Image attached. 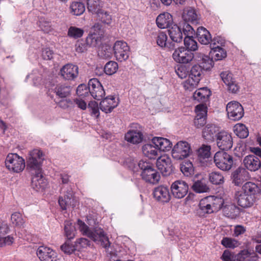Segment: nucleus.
<instances>
[{
  "mask_svg": "<svg viewBox=\"0 0 261 261\" xmlns=\"http://www.w3.org/2000/svg\"><path fill=\"white\" fill-rule=\"evenodd\" d=\"M196 116L194 120L196 127L200 128L206 123L207 107L203 103L197 105L195 108Z\"/></svg>",
  "mask_w": 261,
  "mask_h": 261,
  "instance_id": "4468645a",
  "label": "nucleus"
},
{
  "mask_svg": "<svg viewBox=\"0 0 261 261\" xmlns=\"http://www.w3.org/2000/svg\"><path fill=\"white\" fill-rule=\"evenodd\" d=\"M175 72L178 76L182 79L186 78L188 74L186 67L184 65H179L175 69Z\"/></svg>",
  "mask_w": 261,
  "mask_h": 261,
  "instance_id": "e2e57ef3",
  "label": "nucleus"
},
{
  "mask_svg": "<svg viewBox=\"0 0 261 261\" xmlns=\"http://www.w3.org/2000/svg\"><path fill=\"white\" fill-rule=\"evenodd\" d=\"M199 213L201 215H204L206 214H211L214 213L212 205L210 202L208 197L202 199L199 204Z\"/></svg>",
  "mask_w": 261,
  "mask_h": 261,
  "instance_id": "e433bc0d",
  "label": "nucleus"
},
{
  "mask_svg": "<svg viewBox=\"0 0 261 261\" xmlns=\"http://www.w3.org/2000/svg\"><path fill=\"white\" fill-rule=\"evenodd\" d=\"M103 2L101 0H88L87 8L90 12L100 16V13L103 11Z\"/></svg>",
  "mask_w": 261,
  "mask_h": 261,
  "instance_id": "bb28decb",
  "label": "nucleus"
},
{
  "mask_svg": "<svg viewBox=\"0 0 261 261\" xmlns=\"http://www.w3.org/2000/svg\"><path fill=\"white\" fill-rule=\"evenodd\" d=\"M90 245V241L86 238L79 239L75 242L77 249H80L82 248H86Z\"/></svg>",
  "mask_w": 261,
  "mask_h": 261,
  "instance_id": "338daca9",
  "label": "nucleus"
},
{
  "mask_svg": "<svg viewBox=\"0 0 261 261\" xmlns=\"http://www.w3.org/2000/svg\"><path fill=\"white\" fill-rule=\"evenodd\" d=\"M43 154L40 150L35 149L30 151L27 159V170L30 174L41 172Z\"/></svg>",
  "mask_w": 261,
  "mask_h": 261,
  "instance_id": "7ed1b4c3",
  "label": "nucleus"
},
{
  "mask_svg": "<svg viewBox=\"0 0 261 261\" xmlns=\"http://www.w3.org/2000/svg\"><path fill=\"white\" fill-rule=\"evenodd\" d=\"M216 166L223 171L229 170L233 164L231 155L223 151H217L214 157Z\"/></svg>",
  "mask_w": 261,
  "mask_h": 261,
  "instance_id": "39448f33",
  "label": "nucleus"
},
{
  "mask_svg": "<svg viewBox=\"0 0 261 261\" xmlns=\"http://www.w3.org/2000/svg\"><path fill=\"white\" fill-rule=\"evenodd\" d=\"M180 169L185 176H189L194 173L193 166L190 161L183 162L180 165Z\"/></svg>",
  "mask_w": 261,
  "mask_h": 261,
  "instance_id": "de8ad7c7",
  "label": "nucleus"
},
{
  "mask_svg": "<svg viewBox=\"0 0 261 261\" xmlns=\"http://www.w3.org/2000/svg\"><path fill=\"white\" fill-rule=\"evenodd\" d=\"M257 255L253 250L244 249L237 254V261H256Z\"/></svg>",
  "mask_w": 261,
  "mask_h": 261,
  "instance_id": "f704fd0d",
  "label": "nucleus"
},
{
  "mask_svg": "<svg viewBox=\"0 0 261 261\" xmlns=\"http://www.w3.org/2000/svg\"><path fill=\"white\" fill-rule=\"evenodd\" d=\"M211 147L209 145H202L197 151V156L200 160L208 159L211 155Z\"/></svg>",
  "mask_w": 261,
  "mask_h": 261,
  "instance_id": "a18cd8bd",
  "label": "nucleus"
},
{
  "mask_svg": "<svg viewBox=\"0 0 261 261\" xmlns=\"http://www.w3.org/2000/svg\"><path fill=\"white\" fill-rule=\"evenodd\" d=\"M11 220L12 224L18 227H23L25 223L21 214L17 212L12 214Z\"/></svg>",
  "mask_w": 261,
  "mask_h": 261,
  "instance_id": "09e8293b",
  "label": "nucleus"
},
{
  "mask_svg": "<svg viewBox=\"0 0 261 261\" xmlns=\"http://www.w3.org/2000/svg\"><path fill=\"white\" fill-rule=\"evenodd\" d=\"M153 195L156 200L162 203L169 202L171 198L168 188L163 186L154 188Z\"/></svg>",
  "mask_w": 261,
  "mask_h": 261,
  "instance_id": "f3484780",
  "label": "nucleus"
},
{
  "mask_svg": "<svg viewBox=\"0 0 261 261\" xmlns=\"http://www.w3.org/2000/svg\"><path fill=\"white\" fill-rule=\"evenodd\" d=\"M222 211L224 216L233 218L237 215L238 208L235 205L229 203L222 207Z\"/></svg>",
  "mask_w": 261,
  "mask_h": 261,
  "instance_id": "58836bf2",
  "label": "nucleus"
},
{
  "mask_svg": "<svg viewBox=\"0 0 261 261\" xmlns=\"http://www.w3.org/2000/svg\"><path fill=\"white\" fill-rule=\"evenodd\" d=\"M156 167L164 176L169 175L172 171V165L170 159L167 156L159 157L156 161Z\"/></svg>",
  "mask_w": 261,
  "mask_h": 261,
  "instance_id": "dca6fc26",
  "label": "nucleus"
},
{
  "mask_svg": "<svg viewBox=\"0 0 261 261\" xmlns=\"http://www.w3.org/2000/svg\"><path fill=\"white\" fill-rule=\"evenodd\" d=\"M143 154L150 159H155L159 156V151L155 145L146 144L142 146Z\"/></svg>",
  "mask_w": 261,
  "mask_h": 261,
  "instance_id": "72a5a7b5",
  "label": "nucleus"
},
{
  "mask_svg": "<svg viewBox=\"0 0 261 261\" xmlns=\"http://www.w3.org/2000/svg\"><path fill=\"white\" fill-rule=\"evenodd\" d=\"M226 111L228 118L233 121L240 120L244 114L242 106L237 101L228 102L226 106Z\"/></svg>",
  "mask_w": 261,
  "mask_h": 261,
  "instance_id": "0eeeda50",
  "label": "nucleus"
},
{
  "mask_svg": "<svg viewBox=\"0 0 261 261\" xmlns=\"http://www.w3.org/2000/svg\"><path fill=\"white\" fill-rule=\"evenodd\" d=\"M98 17L100 19L101 21L105 24L109 25L112 22V17L107 12L102 11L100 13V16Z\"/></svg>",
  "mask_w": 261,
  "mask_h": 261,
  "instance_id": "69168bd1",
  "label": "nucleus"
},
{
  "mask_svg": "<svg viewBox=\"0 0 261 261\" xmlns=\"http://www.w3.org/2000/svg\"><path fill=\"white\" fill-rule=\"evenodd\" d=\"M113 50L115 57L118 61H125L129 57V47L124 41H116L114 45Z\"/></svg>",
  "mask_w": 261,
  "mask_h": 261,
  "instance_id": "6e6552de",
  "label": "nucleus"
},
{
  "mask_svg": "<svg viewBox=\"0 0 261 261\" xmlns=\"http://www.w3.org/2000/svg\"><path fill=\"white\" fill-rule=\"evenodd\" d=\"M118 69V65L115 61H109L105 65L103 70L106 74L112 75L115 73Z\"/></svg>",
  "mask_w": 261,
  "mask_h": 261,
  "instance_id": "49530a36",
  "label": "nucleus"
},
{
  "mask_svg": "<svg viewBox=\"0 0 261 261\" xmlns=\"http://www.w3.org/2000/svg\"><path fill=\"white\" fill-rule=\"evenodd\" d=\"M182 17L185 21H189L192 23H198L199 20V16L196 10L191 7L186 8L184 10Z\"/></svg>",
  "mask_w": 261,
  "mask_h": 261,
  "instance_id": "c756f323",
  "label": "nucleus"
},
{
  "mask_svg": "<svg viewBox=\"0 0 261 261\" xmlns=\"http://www.w3.org/2000/svg\"><path fill=\"white\" fill-rule=\"evenodd\" d=\"M124 139L125 141L130 143L139 144L142 141L143 139L142 130L140 129H130L125 134Z\"/></svg>",
  "mask_w": 261,
  "mask_h": 261,
  "instance_id": "aec40b11",
  "label": "nucleus"
},
{
  "mask_svg": "<svg viewBox=\"0 0 261 261\" xmlns=\"http://www.w3.org/2000/svg\"><path fill=\"white\" fill-rule=\"evenodd\" d=\"M211 53L216 60H221L226 57V51L220 46H213Z\"/></svg>",
  "mask_w": 261,
  "mask_h": 261,
  "instance_id": "c03bdc74",
  "label": "nucleus"
},
{
  "mask_svg": "<svg viewBox=\"0 0 261 261\" xmlns=\"http://www.w3.org/2000/svg\"><path fill=\"white\" fill-rule=\"evenodd\" d=\"M217 146L222 150H228L232 146V138L231 135L225 131L220 132L215 139Z\"/></svg>",
  "mask_w": 261,
  "mask_h": 261,
  "instance_id": "9d476101",
  "label": "nucleus"
},
{
  "mask_svg": "<svg viewBox=\"0 0 261 261\" xmlns=\"http://www.w3.org/2000/svg\"><path fill=\"white\" fill-rule=\"evenodd\" d=\"M208 198L214 212H217L223 207L224 200L222 198L215 196H208Z\"/></svg>",
  "mask_w": 261,
  "mask_h": 261,
  "instance_id": "37998d69",
  "label": "nucleus"
},
{
  "mask_svg": "<svg viewBox=\"0 0 261 261\" xmlns=\"http://www.w3.org/2000/svg\"><path fill=\"white\" fill-rule=\"evenodd\" d=\"M196 36L199 42L204 45H207L212 41L210 33L203 27L197 28Z\"/></svg>",
  "mask_w": 261,
  "mask_h": 261,
  "instance_id": "c85d7f7f",
  "label": "nucleus"
},
{
  "mask_svg": "<svg viewBox=\"0 0 261 261\" xmlns=\"http://www.w3.org/2000/svg\"><path fill=\"white\" fill-rule=\"evenodd\" d=\"M71 13L74 15H82L85 11L84 4L81 2H74L70 5Z\"/></svg>",
  "mask_w": 261,
  "mask_h": 261,
  "instance_id": "79ce46f5",
  "label": "nucleus"
},
{
  "mask_svg": "<svg viewBox=\"0 0 261 261\" xmlns=\"http://www.w3.org/2000/svg\"><path fill=\"white\" fill-rule=\"evenodd\" d=\"M6 168L12 172L20 173L25 166V161L17 153H9L5 160Z\"/></svg>",
  "mask_w": 261,
  "mask_h": 261,
  "instance_id": "20e7f679",
  "label": "nucleus"
},
{
  "mask_svg": "<svg viewBox=\"0 0 261 261\" xmlns=\"http://www.w3.org/2000/svg\"><path fill=\"white\" fill-rule=\"evenodd\" d=\"M210 181L213 185H221L224 182V177L220 172H212L208 175Z\"/></svg>",
  "mask_w": 261,
  "mask_h": 261,
  "instance_id": "a19ab883",
  "label": "nucleus"
},
{
  "mask_svg": "<svg viewBox=\"0 0 261 261\" xmlns=\"http://www.w3.org/2000/svg\"><path fill=\"white\" fill-rule=\"evenodd\" d=\"M233 182L236 186H240L249 178V172L244 168H237L232 174Z\"/></svg>",
  "mask_w": 261,
  "mask_h": 261,
  "instance_id": "5701e85b",
  "label": "nucleus"
},
{
  "mask_svg": "<svg viewBox=\"0 0 261 261\" xmlns=\"http://www.w3.org/2000/svg\"><path fill=\"white\" fill-rule=\"evenodd\" d=\"M32 175V187L37 191H42L47 186V180L42 175V171Z\"/></svg>",
  "mask_w": 261,
  "mask_h": 261,
  "instance_id": "a211bd4d",
  "label": "nucleus"
},
{
  "mask_svg": "<svg viewBox=\"0 0 261 261\" xmlns=\"http://www.w3.org/2000/svg\"><path fill=\"white\" fill-rule=\"evenodd\" d=\"M118 104L114 96H109L103 99L99 104L100 110L106 113H110Z\"/></svg>",
  "mask_w": 261,
  "mask_h": 261,
  "instance_id": "4be33fe9",
  "label": "nucleus"
},
{
  "mask_svg": "<svg viewBox=\"0 0 261 261\" xmlns=\"http://www.w3.org/2000/svg\"><path fill=\"white\" fill-rule=\"evenodd\" d=\"M36 253L41 261H58V259L57 253L48 247L40 246Z\"/></svg>",
  "mask_w": 261,
  "mask_h": 261,
  "instance_id": "2eb2a0df",
  "label": "nucleus"
},
{
  "mask_svg": "<svg viewBox=\"0 0 261 261\" xmlns=\"http://www.w3.org/2000/svg\"><path fill=\"white\" fill-rule=\"evenodd\" d=\"M84 30L76 27H70L68 29V36L74 39H77L83 36Z\"/></svg>",
  "mask_w": 261,
  "mask_h": 261,
  "instance_id": "603ef678",
  "label": "nucleus"
},
{
  "mask_svg": "<svg viewBox=\"0 0 261 261\" xmlns=\"http://www.w3.org/2000/svg\"><path fill=\"white\" fill-rule=\"evenodd\" d=\"M211 95V91L207 87L199 88L193 94V98L198 102L204 103L206 102Z\"/></svg>",
  "mask_w": 261,
  "mask_h": 261,
  "instance_id": "7c9ffc66",
  "label": "nucleus"
},
{
  "mask_svg": "<svg viewBox=\"0 0 261 261\" xmlns=\"http://www.w3.org/2000/svg\"><path fill=\"white\" fill-rule=\"evenodd\" d=\"M192 188L194 192L197 193H205L210 190L207 181L204 178L195 181L193 184Z\"/></svg>",
  "mask_w": 261,
  "mask_h": 261,
  "instance_id": "c9c22d12",
  "label": "nucleus"
},
{
  "mask_svg": "<svg viewBox=\"0 0 261 261\" xmlns=\"http://www.w3.org/2000/svg\"><path fill=\"white\" fill-rule=\"evenodd\" d=\"M168 35L172 42H180L182 39V33L176 24L172 25L168 30Z\"/></svg>",
  "mask_w": 261,
  "mask_h": 261,
  "instance_id": "2f4dec72",
  "label": "nucleus"
},
{
  "mask_svg": "<svg viewBox=\"0 0 261 261\" xmlns=\"http://www.w3.org/2000/svg\"><path fill=\"white\" fill-rule=\"evenodd\" d=\"M60 75L65 80L73 81L79 75V67L75 65L68 63L60 69Z\"/></svg>",
  "mask_w": 261,
  "mask_h": 261,
  "instance_id": "ddd939ff",
  "label": "nucleus"
},
{
  "mask_svg": "<svg viewBox=\"0 0 261 261\" xmlns=\"http://www.w3.org/2000/svg\"><path fill=\"white\" fill-rule=\"evenodd\" d=\"M138 165L142 170L141 176L143 180L152 184L159 182L160 179V174L152 164L142 160L138 163Z\"/></svg>",
  "mask_w": 261,
  "mask_h": 261,
  "instance_id": "f03ea898",
  "label": "nucleus"
},
{
  "mask_svg": "<svg viewBox=\"0 0 261 261\" xmlns=\"http://www.w3.org/2000/svg\"><path fill=\"white\" fill-rule=\"evenodd\" d=\"M243 192L256 199V196L259 193L260 189L254 182L248 181L242 187Z\"/></svg>",
  "mask_w": 261,
  "mask_h": 261,
  "instance_id": "473e14b6",
  "label": "nucleus"
},
{
  "mask_svg": "<svg viewBox=\"0 0 261 261\" xmlns=\"http://www.w3.org/2000/svg\"><path fill=\"white\" fill-rule=\"evenodd\" d=\"M214 64V63L213 59L206 56V57H204V59H203V61L200 63L199 66H201V68L203 70H208L213 67Z\"/></svg>",
  "mask_w": 261,
  "mask_h": 261,
  "instance_id": "6e6d98bb",
  "label": "nucleus"
},
{
  "mask_svg": "<svg viewBox=\"0 0 261 261\" xmlns=\"http://www.w3.org/2000/svg\"><path fill=\"white\" fill-rule=\"evenodd\" d=\"M155 38L156 43L159 46L169 49H173L174 48V43L169 42L167 40V35L165 32L159 31L156 33Z\"/></svg>",
  "mask_w": 261,
  "mask_h": 261,
  "instance_id": "393cba45",
  "label": "nucleus"
},
{
  "mask_svg": "<svg viewBox=\"0 0 261 261\" xmlns=\"http://www.w3.org/2000/svg\"><path fill=\"white\" fill-rule=\"evenodd\" d=\"M182 33L185 35V36L193 37L195 34V31L192 26L185 23L183 26Z\"/></svg>",
  "mask_w": 261,
  "mask_h": 261,
  "instance_id": "0e129e2a",
  "label": "nucleus"
},
{
  "mask_svg": "<svg viewBox=\"0 0 261 261\" xmlns=\"http://www.w3.org/2000/svg\"><path fill=\"white\" fill-rule=\"evenodd\" d=\"M173 196L177 199L184 198L188 193L189 187L187 183L182 180H177L171 186Z\"/></svg>",
  "mask_w": 261,
  "mask_h": 261,
  "instance_id": "f8f14e48",
  "label": "nucleus"
},
{
  "mask_svg": "<svg viewBox=\"0 0 261 261\" xmlns=\"http://www.w3.org/2000/svg\"><path fill=\"white\" fill-rule=\"evenodd\" d=\"M220 76L223 82L227 85L232 82L234 79L232 77V74L229 71H223L220 73Z\"/></svg>",
  "mask_w": 261,
  "mask_h": 261,
  "instance_id": "bf43d9fd",
  "label": "nucleus"
},
{
  "mask_svg": "<svg viewBox=\"0 0 261 261\" xmlns=\"http://www.w3.org/2000/svg\"><path fill=\"white\" fill-rule=\"evenodd\" d=\"M199 82V81H196L194 78L191 79L190 76H189L188 79L183 84L184 87L186 90L191 91L196 87Z\"/></svg>",
  "mask_w": 261,
  "mask_h": 261,
  "instance_id": "4d7b16f0",
  "label": "nucleus"
},
{
  "mask_svg": "<svg viewBox=\"0 0 261 261\" xmlns=\"http://www.w3.org/2000/svg\"><path fill=\"white\" fill-rule=\"evenodd\" d=\"M202 72L201 67L195 65L192 67L189 76L191 79L194 78L196 81H200L202 77Z\"/></svg>",
  "mask_w": 261,
  "mask_h": 261,
  "instance_id": "3c124183",
  "label": "nucleus"
},
{
  "mask_svg": "<svg viewBox=\"0 0 261 261\" xmlns=\"http://www.w3.org/2000/svg\"><path fill=\"white\" fill-rule=\"evenodd\" d=\"M152 143L156 146L159 150L163 151L170 150L172 146L169 140L162 137H153Z\"/></svg>",
  "mask_w": 261,
  "mask_h": 261,
  "instance_id": "a878e982",
  "label": "nucleus"
},
{
  "mask_svg": "<svg viewBox=\"0 0 261 261\" xmlns=\"http://www.w3.org/2000/svg\"><path fill=\"white\" fill-rule=\"evenodd\" d=\"M77 225L80 231L83 235L88 237L94 242H101V245L105 248L110 247L109 239L102 229L98 227L90 228L85 222L80 219L77 221Z\"/></svg>",
  "mask_w": 261,
  "mask_h": 261,
  "instance_id": "f257e3e1",
  "label": "nucleus"
},
{
  "mask_svg": "<svg viewBox=\"0 0 261 261\" xmlns=\"http://www.w3.org/2000/svg\"><path fill=\"white\" fill-rule=\"evenodd\" d=\"M246 168L251 171H256L261 167L260 160L254 155H249L243 160Z\"/></svg>",
  "mask_w": 261,
  "mask_h": 261,
  "instance_id": "6ab92c4d",
  "label": "nucleus"
},
{
  "mask_svg": "<svg viewBox=\"0 0 261 261\" xmlns=\"http://www.w3.org/2000/svg\"><path fill=\"white\" fill-rule=\"evenodd\" d=\"M56 94L61 98L66 97L70 93V87L64 85H58L55 89Z\"/></svg>",
  "mask_w": 261,
  "mask_h": 261,
  "instance_id": "8fccbe9b",
  "label": "nucleus"
},
{
  "mask_svg": "<svg viewBox=\"0 0 261 261\" xmlns=\"http://www.w3.org/2000/svg\"><path fill=\"white\" fill-rule=\"evenodd\" d=\"M172 22V16L168 12L160 14L156 19V25L161 29L169 28Z\"/></svg>",
  "mask_w": 261,
  "mask_h": 261,
  "instance_id": "b1692460",
  "label": "nucleus"
},
{
  "mask_svg": "<svg viewBox=\"0 0 261 261\" xmlns=\"http://www.w3.org/2000/svg\"><path fill=\"white\" fill-rule=\"evenodd\" d=\"M233 131L236 135L241 138H245L249 134L247 128L243 123L236 124L233 127Z\"/></svg>",
  "mask_w": 261,
  "mask_h": 261,
  "instance_id": "ea45409f",
  "label": "nucleus"
},
{
  "mask_svg": "<svg viewBox=\"0 0 261 261\" xmlns=\"http://www.w3.org/2000/svg\"><path fill=\"white\" fill-rule=\"evenodd\" d=\"M184 44L188 50L195 51L197 49V43L194 40L193 37L185 36Z\"/></svg>",
  "mask_w": 261,
  "mask_h": 261,
  "instance_id": "864d4df0",
  "label": "nucleus"
},
{
  "mask_svg": "<svg viewBox=\"0 0 261 261\" xmlns=\"http://www.w3.org/2000/svg\"><path fill=\"white\" fill-rule=\"evenodd\" d=\"M236 196L238 204L242 207L251 206L255 201L251 196L243 192H238Z\"/></svg>",
  "mask_w": 261,
  "mask_h": 261,
  "instance_id": "cd10ccee",
  "label": "nucleus"
},
{
  "mask_svg": "<svg viewBox=\"0 0 261 261\" xmlns=\"http://www.w3.org/2000/svg\"><path fill=\"white\" fill-rule=\"evenodd\" d=\"M191 152L190 144L186 141H179L172 150V156L176 160H181L189 156Z\"/></svg>",
  "mask_w": 261,
  "mask_h": 261,
  "instance_id": "423d86ee",
  "label": "nucleus"
},
{
  "mask_svg": "<svg viewBox=\"0 0 261 261\" xmlns=\"http://www.w3.org/2000/svg\"><path fill=\"white\" fill-rule=\"evenodd\" d=\"M64 231L66 237L69 240L75 237V227L70 221L66 220L64 222Z\"/></svg>",
  "mask_w": 261,
  "mask_h": 261,
  "instance_id": "4c0bfd02",
  "label": "nucleus"
},
{
  "mask_svg": "<svg viewBox=\"0 0 261 261\" xmlns=\"http://www.w3.org/2000/svg\"><path fill=\"white\" fill-rule=\"evenodd\" d=\"M71 201L69 199H67L66 197L64 196V197L61 196L59 198L58 202L63 210L67 209V207L71 204Z\"/></svg>",
  "mask_w": 261,
  "mask_h": 261,
  "instance_id": "774afa93",
  "label": "nucleus"
},
{
  "mask_svg": "<svg viewBox=\"0 0 261 261\" xmlns=\"http://www.w3.org/2000/svg\"><path fill=\"white\" fill-rule=\"evenodd\" d=\"M88 109L91 115L98 117L99 115L98 103L96 101H90L88 104Z\"/></svg>",
  "mask_w": 261,
  "mask_h": 261,
  "instance_id": "680f3d73",
  "label": "nucleus"
},
{
  "mask_svg": "<svg viewBox=\"0 0 261 261\" xmlns=\"http://www.w3.org/2000/svg\"><path fill=\"white\" fill-rule=\"evenodd\" d=\"M89 92L96 100H100L105 95V91L100 82L95 78L90 79L88 82Z\"/></svg>",
  "mask_w": 261,
  "mask_h": 261,
  "instance_id": "9b49d317",
  "label": "nucleus"
},
{
  "mask_svg": "<svg viewBox=\"0 0 261 261\" xmlns=\"http://www.w3.org/2000/svg\"><path fill=\"white\" fill-rule=\"evenodd\" d=\"M172 57L177 63L187 64L193 59L194 54L184 47H179L174 50Z\"/></svg>",
  "mask_w": 261,
  "mask_h": 261,
  "instance_id": "1a4fd4ad",
  "label": "nucleus"
},
{
  "mask_svg": "<svg viewBox=\"0 0 261 261\" xmlns=\"http://www.w3.org/2000/svg\"><path fill=\"white\" fill-rule=\"evenodd\" d=\"M218 128L214 124H208L203 129L202 137L207 142H214L219 133Z\"/></svg>",
  "mask_w": 261,
  "mask_h": 261,
  "instance_id": "412c9836",
  "label": "nucleus"
},
{
  "mask_svg": "<svg viewBox=\"0 0 261 261\" xmlns=\"http://www.w3.org/2000/svg\"><path fill=\"white\" fill-rule=\"evenodd\" d=\"M61 250L67 254H71L77 249L75 244L74 245L70 243L69 241H66L61 246Z\"/></svg>",
  "mask_w": 261,
  "mask_h": 261,
  "instance_id": "13d9d810",
  "label": "nucleus"
},
{
  "mask_svg": "<svg viewBox=\"0 0 261 261\" xmlns=\"http://www.w3.org/2000/svg\"><path fill=\"white\" fill-rule=\"evenodd\" d=\"M221 244L226 248H234L240 245L236 240L228 237L223 238L221 241Z\"/></svg>",
  "mask_w": 261,
  "mask_h": 261,
  "instance_id": "5fc2aeb1",
  "label": "nucleus"
},
{
  "mask_svg": "<svg viewBox=\"0 0 261 261\" xmlns=\"http://www.w3.org/2000/svg\"><path fill=\"white\" fill-rule=\"evenodd\" d=\"M89 91V86L87 87L85 84H81L76 89V94L79 96L86 97L88 95Z\"/></svg>",
  "mask_w": 261,
  "mask_h": 261,
  "instance_id": "052dcab7",
  "label": "nucleus"
}]
</instances>
